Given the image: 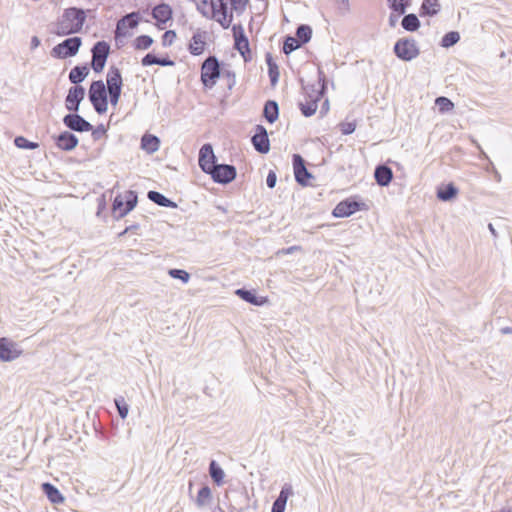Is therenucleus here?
Wrapping results in <instances>:
<instances>
[{"label":"nucleus","mask_w":512,"mask_h":512,"mask_svg":"<svg viewBox=\"0 0 512 512\" xmlns=\"http://www.w3.org/2000/svg\"><path fill=\"white\" fill-rule=\"evenodd\" d=\"M145 14V22H152L153 25L159 30H165V32H175L174 30L168 29L173 22V10L170 5L160 2L151 9L142 10Z\"/></svg>","instance_id":"obj_1"},{"label":"nucleus","mask_w":512,"mask_h":512,"mask_svg":"<svg viewBox=\"0 0 512 512\" xmlns=\"http://www.w3.org/2000/svg\"><path fill=\"white\" fill-rule=\"evenodd\" d=\"M225 64L215 55H209L201 64V82L205 88L212 89L221 78Z\"/></svg>","instance_id":"obj_2"},{"label":"nucleus","mask_w":512,"mask_h":512,"mask_svg":"<svg viewBox=\"0 0 512 512\" xmlns=\"http://www.w3.org/2000/svg\"><path fill=\"white\" fill-rule=\"evenodd\" d=\"M138 203V194L134 190H127L124 194H117L112 202V213L116 220L129 214Z\"/></svg>","instance_id":"obj_3"},{"label":"nucleus","mask_w":512,"mask_h":512,"mask_svg":"<svg viewBox=\"0 0 512 512\" xmlns=\"http://www.w3.org/2000/svg\"><path fill=\"white\" fill-rule=\"evenodd\" d=\"M368 210L367 204L360 196L355 195L340 201L332 210V215L336 218H346L358 211Z\"/></svg>","instance_id":"obj_4"},{"label":"nucleus","mask_w":512,"mask_h":512,"mask_svg":"<svg viewBox=\"0 0 512 512\" xmlns=\"http://www.w3.org/2000/svg\"><path fill=\"white\" fill-rule=\"evenodd\" d=\"M393 52L399 60L409 62L418 57L420 48L415 39L403 37L396 41Z\"/></svg>","instance_id":"obj_5"},{"label":"nucleus","mask_w":512,"mask_h":512,"mask_svg":"<svg viewBox=\"0 0 512 512\" xmlns=\"http://www.w3.org/2000/svg\"><path fill=\"white\" fill-rule=\"evenodd\" d=\"M82 46V39L78 36L69 37L55 45L51 51V57L55 59H67L75 56Z\"/></svg>","instance_id":"obj_6"},{"label":"nucleus","mask_w":512,"mask_h":512,"mask_svg":"<svg viewBox=\"0 0 512 512\" xmlns=\"http://www.w3.org/2000/svg\"><path fill=\"white\" fill-rule=\"evenodd\" d=\"M86 21V14L83 9L71 7L65 10L62 26L64 32H81Z\"/></svg>","instance_id":"obj_7"},{"label":"nucleus","mask_w":512,"mask_h":512,"mask_svg":"<svg viewBox=\"0 0 512 512\" xmlns=\"http://www.w3.org/2000/svg\"><path fill=\"white\" fill-rule=\"evenodd\" d=\"M110 44L104 40L97 41L91 48V68L95 73H101L110 55Z\"/></svg>","instance_id":"obj_8"},{"label":"nucleus","mask_w":512,"mask_h":512,"mask_svg":"<svg viewBox=\"0 0 512 512\" xmlns=\"http://www.w3.org/2000/svg\"><path fill=\"white\" fill-rule=\"evenodd\" d=\"M211 179L221 185H227L233 182L237 176V169L232 164L217 163L208 173Z\"/></svg>","instance_id":"obj_9"},{"label":"nucleus","mask_w":512,"mask_h":512,"mask_svg":"<svg viewBox=\"0 0 512 512\" xmlns=\"http://www.w3.org/2000/svg\"><path fill=\"white\" fill-rule=\"evenodd\" d=\"M292 166L294 171L295 181L303 187L309 185L310 179H313L314 176L311 172L308 171L306 167L305 159L298 153L292 155Z\"/></svg>","instance_id":"obj_10"},{"label":"nucleus","mask_w":512,"mask_h":512,"mask_svg":"<svg viewBox=\"0 0 512 512\" xmlns=\"http://www.w3.org/2000/svg\"><path fill=\"white\" fill-rule=\"evenodd\" d=\"M62 121L65 127L71 132L83 133L93 129V125L78 112H70L66 114Z\"/></svg>","instance_id":"obj_11"},{"label":"nucleus","mask_w":512,"mask_h":512,"mask_svg":"<svg viewBox=\"0 0 512 512\" xmlns=\"http://www.w3.org/2000/svg\"><path fill=\"white\" fill-rule=\"evenodd\" d=\"M213 5V20L217 21L223 29L229 28L232 15L229 14V0H210Z\"/></svg>","instance_id":"obj_12"},{"label":"nucleus","mask_w":512,"mask_h":512,"mask_svg":"<svg viewBox=\"0 0 512 512\" xmlns=\"http://www.w3.org/2000/svg\"><path fill=\"white\" fill-rule=\"evenodd\" d=\"M217 164V157L211 143H205L201 146L198 153V165L200 169L208 175L211 169Z\"/></svg>","instance_id":"obj_13"},{"label":"nucleus","mask_w":512,"mask_h":512,"mask_svg":"<svg viewBox=\"0 0 512 512\" xmlns=\"http://www.w3.org/2000/svg\"><path fill=\"white\" fill-rule=\"evenodd\" d=\"M141 22H145V14L142 10L127 13L117 21L114 32H128L136 28Z\"/></svg>","instance_id":"obj_14"},{"label":"nucleus","mask_w":512,"mask_h":512,"mask_svg":"<svg viewBox=\"0 0 512 512\" xmlns=\"http://www.w3.org/2000/svg\"><path fill=\"white\" fill-rule=\"evenodd\" d=\"M23 353L18 344L7 337H0V360L2 362H11Z\"/></svg>","instance_id":"obj_15"},{"label":"nucleus","mask_w":512,"mask_h":512,"mask_svg":"<svg viewBox=\"0 0 512 512\" xmlns=\"http://www.w3.org/2000/svg\"><path fill=\"white\" fill-rule=\"evenodd\" d=\"M251 143L255 151L260 154H267L270 151V140L268 132L263 125L257 124L255 126L254 134L251 137Z\"/></svg>","instance_id":"obj_16"},{"label":"nucleus","mask_w":512,"mask_h":512,"mask_svg":"<svg viewBox=\"0 0 512 512\" xmlns=\"http://www.w3.org/2000/svg\"><path fill=\"white\" fill-rule=\"evenodd\" d=\"M51 138L54 145L65 152L74 150L79 143L78 137L69 130L62 131L59 134H54Z\"/></svg>","instance_id":"obj_17"},{"label":"nucleus","mask_w":512,"mask_h":512,"mask_svg":"<svg viewBox=\"0 0 512 512\" xmlns=\"http://www.w3.org/2000/svg\"><path fill=\"white\" fill-rule=\"evenodd\" d=\"M86 90L83 86H71L65 97V108L70 112H79L80 104L84 100Z\"/></svg>","instance_id":"obj_18"},{"label":"nucleus","mask_w":512,"mask_h":512,"mask_svg":"<svg viewBox=\"0 0 512 512\" xmlns=\"http://www.w3.org/2000/svg\"><path fill=\"white\" fill-rule=\"evenodd\" d=\"M311 37L312 34H295V36L287 34L283 40L282 52L285 55H290L295 50L307 44L311 40Z\"/></svg>","instance_id":"obj_19"},{"label":"nucleus","mask_w":512,"mask_h":512,"mask_svg":"<svg viewBox=\"0 0 512 512\" xmlns=\"http://www.w3.org/2000/svg\"><path fill=\"white\" fill-rule=\"evenodd\" d=\"M305 102L300 101L298 107L304 117H311L316 113L318 102L322 99L321 94L311 91H303Z\"/></svg>","instance_id":"obj_20"},{"label":"nucleus","mask_w":512,"mask_h":512,"mask_svg":"<svg viewBox=\"0 0 512 512\" xmlns=\"http://www.w3.org/2000/svg\"><path fill=\"white\" fill-rule=\"evenodd\" d=\"M235 295L241 300L257 307H261L268 302L267 297L258 295L255 289L238 288L235 290Z\"/></svg>","instance_id":"obj_21"},{"label":"nucleus","mask_w":512,"mask_h":512,"mask_svg":"<svg viewBox=\"0 0 512 512\" xmlns=\"http://www.w3.org/2000/svg\"><path fill=\"white\" fill-rule=\"evenodd\" d=\"M234 38V49L239 52L244 62L252 60V52L250 48L247 34H232Z\"/></svg>","instance_id":"obj_22"},{"label":"nucleus","mask_w":512,"mask_h":512,"mask_svg":"<svg viewBox=\"0 0 512 512\" xmlns=\"http://www.w3.org/2000/svg\"><path fill=\"white\" fill-rule=\"evenodd\" d=\"M208 35L209 34H192V38L188 43V51L190 54L199 56L205 52L207 41H211V39L207 37Z\"/></svg>","instance_id":"obj_23"},{"label":"nucleus","mask_w":512,"mask_h":512,"mask_svg":"<svg viewBox=\"0 0 512 512\" xmlns=\"http://www.w3.org/2000/svg\"><path fill=\"white\" fill-rule=\"evenodd\" d=\"M106 83H107V90H114V91H122L123 88V78L121 70L116 67L115 65H112L109 67L108 72L106 74Z\"/></svg>","instance_id":"obj_24"},{"label":"nucleus","mask_w":512,"mask_h":512,"mask_svg":"<svg viewBox=\"0 0 512 512\" xmlns=\"http://www.w3.org/2000/svg\"><path fill=\"white\" fill-rule=\"evenodd\" d=\"M293 487L289 483H285L275 501L272 504L271 512H284L286 509L287 500L293 495Z\"/></svg>","instance_id":"obj_25"},{"label":"nucleus","mask_w":512,"mask_h":512,"mask_svg":"<svg viewBox=\"0 0 512 512\" xmlns=\"http://www.w3.org/2000/svg\"><path fill=\"white\" fill-rule=\"evenodd\" d=\"M107 89L102 80H93L88 90V98L91 103L107 100Z\"/></svg>","instance_id":"obj_26"},{"label":"nucleus","mask_w":512,"mask_h":512,"mask_svg":"<svg viewBox=\"0 0 512 512\" xmlns=\"http://www.w3.org/2000/svg\"><path fill=\"white\" fill-rule=\"evenodd\" d=\"M141 65L144 67H148V66H152V65H159L162 67H167V66H174L175 61L172 60L168 54H165L164 56H158L154 52H149L141 59Z\"/></svg>","instance_id":"obj_27"},{"label":"nucleus","mask_w":512,"mask_h":512,"mask_svg":"<svg viewBox=\"0 0 512 512\" xmlns=\"http://www.w3.org/2000/svg\"><path fill=\"white\" fill-rule=\"evenodd\" d=\"M374 178L379 186L387 187L393 179L392 169L386 164H379L374 170Z\"/></svg>","instance_id":"obj_28"},{"label":"nucleus","mask_w":512,"mask_h":512,"mask_svg":"<svg viewBox=\"0 0 512 512\" xmlns=\"http://www.w3.org/2000/svg\"><path fill=\"white\" fill-rule=\"evenodd\" d=\"M42 492L47 499L55 505L62 504L65 501V497L59 491V489L50 482H44L41 485Z\"/></svg>","instance_id":"obj_29"},{"label":"nucleus","mask_w":512,"mask_h":512,"mask_svg":"<svg viewBox=\"0 0 512 512\" xmlns=\"http://www.w3.org/2000/svg\"><path fill=\"white\" fill-rule=\"evenodd\" d=\"M89 68L86 64L75 65L69 72L68 78L73 86H81L80 84L89 75Z\"/></svg>","instance_id":"obj_30"},{"label":"nucleus","mask_w":512,"mask_h":512,"mask_svg":"<svg viewBox=\"0 0 512 512\" xmlns=\"http://www.w3.org/2000/svg\"><path fill=\"white\" fill-rule=\"evenodd\" d=\"M458 193V187L453 182H450L448 184L441 185L440 187H438L436 195L440 201L448 202L454 200L457 197Z\"/></svg>","instance_id":"obj_31"},{"label":"nucleus","mask_w":512,"mask_h":512,"mask_svg":"<svg viewBox=\"0 0 512 512\" xmlns=\"http://www.w3.org/2000/svg\"><path fill=\"white\" fill-rule=\"evenodd\" d=\"M318 84V88H316L315 84L302 85V91H311L316 94H321L322 98L325 96L327 92L328 80L321 68H318Z\"/></svg>","instance_id":"obj_32"},{"label":"nucleus","mask_w":512,"mask_h":512,"mask_svg":"<svg viewBox=\"0 0 512 512\" xmlns=\"http://www.w3.org/2000/svg\"><path fill=\"white\" fill-rule=\"evenodd\" d=\"M147 198L155 203L158 206L165 207V208H172L175 209L178 207L177 203L171 200L170 198L166 197L161 192L150 190L147 192Z\"/></svg>","instance_id":"obj_33"},{"label":"nucleus","mask_w":512,"mask_h":512,"mask_svg":"<svg viewBox=\"0 0 512 512\" xmlns=\"http://www.w3.org/2000/svg\"><path fill=\"white\" fill-rule=\"evenodd\" d=\"M140 147L148 154H153L160 147V139L156 135L145 133L141 137Z\"/></svg>","instance_id":"obj_34"},{"label":"nucleus","mask_w":512,"mask_h":512,"mask_svg":"<svg viewBox=\"0 0 512 512\" xmlns=\"http://www.w3.org/2000/svg\"><path fill=\"white\" fill-rule=\"evenodd\" d=\"M263 117L270 124L277 121L279 117V105L275 100H267L263 107Z\"/></svg>","instance_id":"obj_35"},{"label":"nucleus","mask_w":512,"mask_h":512,"mask_svg":"<svg viewBox=\"0 0 512 512\" xmlns=\"http://www.w3.org/2000/svg\"><path fill=\"white\" fill-rule=\"evenodd\" d=\"M208 471L212 481L217 486H221L224 482L225 472L216 460L210 461Z\"/></svg>","instance_id":"obj_36"},{"label":"nucleus","mask_w":512,"mask_h":512,"mask_svg":"<svg viewBox=\"0 0 512 512\" xmlns=\"http://www.w3.org/2000/svg\"><path fill=\"white\" fill-rule=\"evenodd\" d=\"M212 500V491L207 484H203L198 490L195 503L201 508L210 504Z\"/></svg>","instance_id":"obj_37"},{"label":"nucleus","mask_w":512,"mask_h":512,"mask_svg":"<svg viewBox=\"0 0 512 512\" xmlns=\"http://www.w3.org/2000/svg\"><path fill=\"white\" fill-rule=\"evenodd\" d=\"M440 10V4L438 0H423L420 7V16H434Z\"/></svg>","instance_id":"obj_38"},{"label":"nucleus","mask_w":512,"mask_h":512,"mask_svg":"<svg viewBox=\"0 0 512 512\" xmlns=\"http://www.w3.org/2000/svg\"><path fill=\"white\" fill-rule=\"evenodd\" d=\"M401 26L407 32H415L420 26V21L416 14L403 15L401 19Z\"/></svg>","instance_id":"obj_39"},{"label":"nucleus","mask_w":512,"mask_h":512,"mask_svg":"<svg viewBox=\"0 0 512 512\" xmlns=\"http://www.w3.org/2000/svg\"><path fill=\"white\" fill-rule=\"evenodd\" d=\"M435 104L440 113H447L454 109V103L451 99L445 96H439L435 99Z\"/></svg>","instance_id":"obj_40"},{"label":"nucleus","mask_w":512,"mask_h":512,"mask_svg":"<svg viewBox=\"0 0 512 512\" xmlns=\"http://www.w3.org/2000/svg\"><path fill=\"white\" fill-rule=\"evenodd\" d=\"M412 0H388V6L393 12L405 14L406 9L411 5Z\"/></svg>","instance_id":"obj_41"},{"label":"nucleus","mask_w":512,"mask_h":512,"mask_svg":"<svg viewBox=\"0 0 512 512\" xmlns=\"http://www.w3.org/2000/svg\"><path fill=\"white\" fill-rule=\"evenodd\" d=\"M153 44V39L148 34H140L133 42L136 50H146Z\"/></svg>","instance_id":"obj_42"},{"label":"nucleus","mask_w":512,"mask_h":512,"mask_svg":"<svg viewBox=\"0 0 512 512\" xmlns=\"http://www.w3.org/2000/svg\"><path fill=\"white\" fill-rule=\"evenodd\" d=\"M14 145L20 149L34 150L39 147V143L28 140L24 136H16L14 138Z\"/></svg>","instance_id":"obj_43"},{"label":"nucleus","mask_w":512,"mask_h":512,"mask_svg":"<svg viewBox=\"0 0 512 512\" xmlns=\"http://www.w3.org/2000/svg\"><path fill=\"white\" fill-rule=\"evenodd\" d=\"M114 404L119 417L124 420L129 412V405L125 401V398L123 396H117L114 398Z\"/></svg>","instance_id":"obj_44"},{"label":"nucleus","mask_w":512,"mask_h":512,"mask_svg":"<svg viewBox=\"0 0 512 512\" xmlns=\"http://www.w3.org/2000/svg\"><path fill=\"white\" fill-rule=\"evenodd\" d=\"M249 0H229V14L233 16L235 13L236 15H241L248 4Z\"/></svg>","instance_id":"obj_45"},{"label":"nucleus","mask_w":512,"mask_h":512,"mask_svg":"<svg viewBox=\"0 0 512 512\" xmlns=\"http://www.w3.org/2000/svg\"><path fill=\"white\" fill-rule=\"evenodd\" d=\"M168 275L173 279H178L182 283H188L190 280V274L184 270L179 268H171L168 270Z\"/></svg>","instance_id":"obj_46"},{"label":"nucleus","mask_w":512,"mask_h":512,"mask_svg":"<svg viewBox=\"0 0 512 512\" xmlns=\"http://www.w3.org/2000/svg\"><path fill=\"white\" fill-rule=\"evenodd\" d=\"M460 40V34H444L440 41V45L444 48H450L457 44Z\"/></svg>","instance_id":"obj_47"},{"label":"nucleus","mask_w":512,"mask_h":512,"mask_svg":"<svg viewBox=\"0 0 512 512\" xmlns=\"http://www.w3.org/2000/svg\"><path fill=\"white\" fill-rule=\"evenodd\" d=\"M221 78L223 80H226V86L228 88V90H232V88L235 86L236 84V75H235V72L230 70V69H226L224 68L223 69V73L221 75Z\"/></svg>","instance_id":"obj_48"},{"label":"nucleus","mask_w":512,"mask_h":512,"mask_svg":"<svg viewBox=\"0 0 512 512\" xmlns=\"http://www.w3.org/2000/svg\"><path fill=\"white\" fill-rule=\"evenodd\" d=\"M198 10L206 17H210L213 19V5L211 4V1L203 0L199 4H197Z\"/></svg>","instance_id":"obj_49"},{"label":"nucleus","mask_w":512,"mask_h":512,"mask_svg":"<svg viewBox=\"0 0 512 512\" xmlns=\"http://www.w3.org/2000/svg\"><path fill=\"white\" fill-rule=\"evenodd\" d=\"M338 127L343 135H350L356 129L355 122H341L338 124Z\"/></svg>","instance_id":"obj_50"},{"label":"nucleus","mask_w":512,"mask_h":512,"mask_svg":"<svg viewBox=\"0 0 512 512\" xmlns=\"http://www.w3.org/2000/svg\"><path fill=\"white\" fill-rule=\"evenodd\" d=\"M90 131L92 132L93 140L98 141L102 136L106 135L107 129L103 124H99Z\"/></svg>","instance_id":"obj_51"},{"label":"nucleus","mask_w":512,"mask_h":512,"mask_svg":"<svg viewBox=\"0 0 512 512\" xmlns=\"http://www.w3.org/2000/svg\"><path fill=\"white\" fill-rule=\"evenodd\" d=\"M268 76H269V79H270L271 86H273V87L276 86V84L279 81V76H280L279 67L275 66V67L269 68L268 69Z\"/></svg>","instance_id":"obj_52"},{"label":"nucleus","mask_w":512,"mask_h":512,"mask_svg":"<svg viewBox=\"0 0 512 512\" xmlns=\"http://www.w3.org/2000/svg\"><path fill=\"white\" fill-rule=\"evenodd\" d=\"M121 93H122V91L108 90L107 91L108 103H110L113 107L117 106L119 99L121 97Z\"/></svg>","instance_id":"obj_53"},{"label":"nucleus","mask_w":512,"mask_h":512,"mask_svg":"<svg viewBox=\"0 0 512 512\" xmlns=\"http://www.w3.org/2000/svg\"><path fill=\"white\" fill-rule=\"evenodd\" d=\"M94 110L99 114L102 115L107 112L108 110V99L105 101H97L94 103H91Z\"/></svg>","instance_id":"obj_54"},{"label":"nucleus","mask_w":512,"mask_h":512,"mask_svg":"<svg viewBox=\"0 0 512 512\" xmlns=\"http://www.w3.org/2000/svg\"><path fill=\"white\" fill-rule=\"evenodd\" d=\"M276 182H277V175L273 170H270L266 177L267 187L270 189L274 188L276 185Z\"/></svg>","instance_id":"obj_55"},{"label":"nucleus","mask_w":512,"mask_h":512,"mask_svg":"<svg viewBox=\"0 0 512 512\" xmlns=\"http://www.w3.org/2000/svg\"><path fill=\"white\" fill-rule=\"evenodd\" d=\"M177 34H163L162 35V46L169 47L174 43Z\"/></svg>","instance_id":"obj_56"},{"label":"nucleus","mask_w":512,"mask_h":512,"mask_svg":"<svg viewBox=\"0 0 512 512\" xmlns=\"http://www.w3.org/2000/svg\"><path fill=\"white\" fill-rule=\"evenodd\" d=\"M404 14H400L399 12H391L390 16H389V26L390 28H395L399 19L403 16Z\"/></svg>","instance_id":"obj_57"},{"label":"nucleus","mask_w":512,"mask_h":512,"mask_svg":"<svg viewBox=\"0 0 512 512\" xmlns=\"http://www.w3.org/2000/svg\"><path fill=\"white\" fill-rule=\"evenodd\" d=\"M265 61H266L268 69L271 67L278 66L277 63L275 62V60L273 59L272 54L269 52H267L265 55Z\"/></svg>","instance_id":"obj_58"},{"label":"nucleus","mask_w":512,"mask_h":512,"mask_svg":"<svg viewBox=\"0 0 512 512\" xmlns=\"http://www.w3.org/2000/svg\"><path fill=\"white\" fill-rule=\"evenodd\" d=\"M265 61H266L268 69L271 67L278 66L277 63L275 62V60L273 59L272 54L269 52H267L265 55Z\"/></svg>","instance_id":"obj_59"},{"label":"nucleus","mask_w":512,"mask_h":512,"mask_svg":"<svg viewBox=\"0 0 512 512\" xmlns=\"http://www.w3.org/2000/svg\"><path fill=\"white\" fill-rule=\"evenodd\" d=\"M295 32H312V28L307 24H300Z\"/></svg>","instance_id":"obj_60"},{"label":"nucleus","mask_w":512,"mask_h":512,"mask_svg":"<svg viewBox=\"0 0 512 512\" xmlns=\"http://www.w3.org/2000/svg\"><path fill=\"white\" fill-rule=\"evenodd\" d=\"M329 110V101L328 99H326L322 105H321V110H320V115L323 116L324 114H326Z\"/></svg>","instance_id":"obj_61"},{"label":"nucleus","mask_w":512,"mask_h":512,"mask_svg":"<svg viewBox=\"0 0 512 512\" xmlns=\"http://www.w3.org/2000/svg\"><path fill=\"white\" fill-rule=\"evenodd\" d=\"M132 34H126V33H123V34H115V41L117 43V45H119L120 43H123V39L126 38L127 36H131Z\"/></svg>","instance_id":"obj_62"},{"label":"nucleus","mask_w":512,"mask_h":512,"mask_svg":"<svg viewBox=\"0 0 512 512\" xmlns=\"http://www.w3.org/2000/svg\"><path fill=\"white\" fill-rule=\"evenodd\" d=\"M40 45V39L37 36H33L31 39V49H36Z\"/></svg>","instance_id":"obj_63"},{"label":"nucleus","mask_w":512,"mask_h":512,"mask_svg":"<svg viewBox=\"0 0 512 512\" xmlns=\"http://www.w3.org/2000/svg\"><path fill=\"white\" fill-rule=\"evenodd\" d=\"M502 334H512V327L506 326L500 329Z\"/></svg>","instance_id":"obj_64"}]
</instances>
